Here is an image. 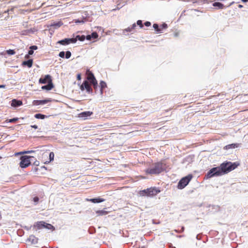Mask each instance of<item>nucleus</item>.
<instances>
[{
	"label": "nucleus",
	"mask_w": 248,
	"mask_h": 248,
	"mask_svg": "<svg viewBox=\"0 0 248 248\" xmlns=\"http://www.w3.org/2000/svg\"><path fill=\"white\" fill-rule=\"evenodd\" d=\"M1 157L0 156V159H1Z\"/></svg>",
	"instance_id": "obj_50"
},
{
	"label": "nucleus",
	"mask_w": 248,
	"mask_h": 248,
	"mask_svg": "<svg viewBox=\"0 0 248 248\" xmlns=\"http://www.w3.org/2000/svg\"><path fill=\"white\" fill-rule=\"evenodd\" d=\"M49 159H50V161L54 160V154L53 153V152H50V153L49 155Z\"/></svg>",
	"instance_id": "obj_27"
},
{
	"label": "nucleus",
	"mask_w": 248,
	"mask_h": 248,
	"mask_svg": "<svg viewBox=\"0 0 248 248\" xmlns=\"http://www.w3.org/2000/svg\"><path fill=\"white\" fill-rule=\"evenodd\" d=\"M77 39L74 38H65L64 39L59 41L58 43L65 46L71 43H75Z\"/></svg>",
	"instance_id": "obj_6"
},
{
	"label": "nucleus",
	"mask_w": 248,
	"mask_h": 248,
	"mask_svg": "<svg viewBox=\"0 0 248 248\" xmlns=\"http://www.w3.org/2000/svg\"><path fill=\"white\" fill-rule=\"evenodd\" d=\"M144 25L146 27H149L151 26V22L149 21H146L144 23Z\"/></svg>",
	"instance_id": "obj_35"
},
{
	"label": "nucleus",
	"mask_w": 248,
	"mask_h": 248,
	"mask_svg": "<svg viewBox=\"0 0 248 248\" xmlns=\"http://www.w3.org/2000/svg\"><path fill=\"white\" fill-rule=\"evenodd\" d=\"M34 117L37 118V119H44L46 117H47L45 115H43V114H40V113H38V114H36L35 115H34Z\"/></svg>",
	"instance_id": "obj_21"
},
{
	"label": "nucleus",
	"mask_w": 248,
	"mask_h": 248,
	"mask_svg": "<svg viewBox=\"0 0 248 248\" xmlns=\"http://www.w3.org/2000/svg\"><path fill=\"white\" fill-rule=\"evenodd\" d=\"M137 24L138 25H139L140 28H142L143 27V25L142 24V21L140 20H139L137 21Z\"/></svg>",
	"instance_id": "obj_30"
},
{
	"label": "nucleus",
	"mask_w": 248,
	"mask_h": 248,
	"mask_svg": "<svg viewBox=\"0 0 248 248\" xmlns=\"http://www.w3.org/2000/svg\"><path fill=\"white\" fill-rule=\"evenodd\" d=\"M31 127H32V128H34L35 129H37L38 128V126L37 125H31Z\"/></svg>",
	"instance_id": "obj_42"
},
{
	"label": "nucleus",
	"mask_w": 248,
	"mask_h": 248,
	"mask_svg": "<svg viewBox=\"0 0 248 248\" xmlns=\"http://www.w3.org/2000/svg\"><path fill=\"white\" fill-rule=\"evenodd\" d=\"M160 192V190L155 187H150L141 191H140V194L142 196H153L156 195Z\"/></svg>",
	"instance_id": "obj_3"
},
{
	"label": "nucleus",
	"mask_w": 248,
	"mask_h": 248,
	"mask_svg": "<svg viewBox=\"0 0 248 248\" xmlns=\"http://www.w3.org/2000/svg\"><path fill=\"white\" fill-rule=\"evenodd\" d=\"M45 222L44 221H39L36 223L34 225V228H36L37 230L42 229L45 228Z\"/></svg>",
	"instance_id": "obj_11"
},
{
	"label": "nucleus",
	"mask_w": 248,
	"mask_h": 248,
	"mask_svg": "<svg viewBox=\"0 0 248 248\" xmlns=\"http://www.w3.org/2000/svg\"><path fill=\"white\" fill-rule=\"evenodd\" d=\"M25 58H29V55H26L25 56Z\"/></svg>",
	"instance_id": "obj_47"
},
{
	"label": "nucleus",
	"mask_w": 248,
	"mask_h": 248,
	"mask_svg": "<svg viewBox=\"0 0 248 248\" xmlns=\"http://www.w3.org/2000/svg\"><path fill=\"white\" fill-rule=\"evenodd\" d=\"M6 53L9 55H14L16 53V52L13 49H9L6 50Z\"/></svg>",
	"instance_id": "obj_25"
},
{
	"label": "nucleus",
	"mask_w": 248,
	"mask_h": 248,
	"mask_svg": "<svg viewBox=\"0 0 248 248\" xmlns=\"http://www.w3.org/2000/svg\"><path fill=\"white\" fill-rule=\"evenodd\" d=\"M96 213L97 214L98 216H103L107 215L108 213V212L103 210H97L96 211Z\"/></svg>",
	"instance_id": "obj_18"
},
{
	"label": "nucleus",
	"mask_w": 248,
	"mask_h": 248,
	"mask_svg": "<svg viewBox=\"0 0 248 248\" xmlns=\"http://www.w3.org/2000/svg\"><path fill=\"white\" fill-rule=\"evenodd\" d=\"M125 31H126L127 32H130L132 31L133 30L132 29L131 27H129L125 29Z\"/></svg>",
	"instance_id": "obj_38"
},
{
	"label": "nucleus",
	"mask_w": 248,
	"mask_h": 248,
	"mask_svg": "<svg viewBox=\"0 0 248 248\" xmlns=\"http://www.w3.org/2000/svg\"><path fill=\"white\" fill-rule=\"evenodd\" d=\"M39 199L38 197H35L33 198V201L37 204L39 202Z\"/></svg>",
	"instance_id": "obj_33"
},
{
	"label": "nucleus",
	"mask_w": 248,
	"mask_h": 248,
	"mask_svg": "<svg viewBox=\"0 0 248 248\" xmlns=\"http://www.w3.org/2000/svg\"><path fill=\"white\" fill-rule=\"evenodd\" d=\"M22 105V102L20 100L13 99L12 101L11 106L13 107H18Z\"/></svg>",
	"instance_id": "obj_12"
},
{
	"label": "nucleus",
	"mask_w": 248,
	"mask_h": 248,
	"mask_svg": "<svg viewBox=\"0 0 248 248\" xmlns=\"http://www.w3.org/2000/svg\"><path fill=\"white\" fill-rule=\"evenodd\" d=\"M238 7L241 8H242L243 7V5H241V4H239L238 5Z\"/></svg>",
	"instance_id": "obj_45"
},
{
	"label": "nucleus",
	"mask_w": 248,
	"mask_h": 248,
	"mask_svg": "<svg viewBox=\"0 0 248 248\" xmlns=\"http://www.w3.org/2000/svg\"><path fill=\"white\" fill-rule=\"evenodd\" d=\"M18 120V118H13L7 120L6 121L9 123H15Z\"/></svg>",
	"instance_id": "obj_28"
},
{
	"label": "nucleus",
	"mask_w": 248,
	"mask_h": 248,
	"mask_svg": "<svg viewBox=\"0 0 248 248\" xmlns=\"http://www.w3.org/2000/svg\"><path fill=\"white\" fill-rule=\"evenodd\" d=\"M31 157L27 155H23L20 157L19 166L22 168H25L31 165Z\"/></svg>",
	"instance_id": "obj_5"
},
{
	"label": "nucleus",
	"mask_w": 248,
	"mask_h": 248,
	"mask_svg": "<svg viewBox=\"0 0 248 248\" xmlns=\"http://www.w3.org/2000/svg\"><path fill=\"white\" fill-rule=\"evenodd\" d=\"M163 170V164L158 162L153 164L151 168L146 169L145 172L150 174H157L161 173Z\"/></svg>",
	"instance_id": "obj_2"
},
{
	"label": "nucleus",
	"mask_w": 248,
	"mask_h": 248,
	"mask_svg": "<svg viewBox=\"0 0 248 248\" xmlns=\"http://www.w3.org/2000/svg\"><path fill=\"white\" fill-rule=\"evenodd\" d=\"M5 87V85H0V88H4Z\"/></svg>",
	"instance_id": "obj_44"
},
{
	"label": "nucleus",
	"mask_w": 248,
	"mask_h": 248,
	"mask_svg": "<svg viewBox=\"0 0 248 248\" xmlns=\"http://www.w3.org/2000/svg\"><path fill=\"white\" fill-rule=\"evenodd\" d=\"M91 36L90 35H87L86 37V39L88 40H91Z\"/></svg>",
	"instance_id": "obj_43"
},
{
	"label": "nucleus",
	"mask_w": 248,
	"mask_h": 248,
	"mask_svg": "<svg viewBox=\"0 0 248 248\" xmlns=\"http://www.w3.org/2000/svg\"><path fill=\"white\" fill-rule=\"evenodd\" d=\"M88 76H87V79L90 81V82L92 83L95 81H96L93 74L90 71H88L87 72Z\"/></svg>",
	"instance_id": "obj_10"
},
{
	"label": "nucleus",
	"mask_w": 248,
	"mask_h": 248,
	"mask_svg": "<svg viewBox=\"0 0 248 248\" xmlns=\"http://www.w3.org/2000/svg\"><path fill=\"white\" fill-rule=\"evenodd\" d=\"M167 28V25L166 23H164L161 26L160 29H166Z\"/></svg>",
	"instance_id": "obj_37"
},
{
	"label": "nucleus",
	"mask_w": 248,
	"mask_h": 248,
	"mask_svg": "<svg viewBox=\"0 0 248 248\" xmlns=\"http://www.w3.org/2000/svg\"><path fill=\"white\" fill-rule=\"evenodd\" d=\"M239 144L238 143H233L231 144H229L226 146L227 149H230V148H237L239 146Z\"/></svg>",
	"instance_id": "obj_19"
},
{
	"label": "nucleus",
	"mask_w": 248,
	"mask_h": 248,
	"mask_svg": "<svg viewBox=\"0 0 248 248\" xmlns=\"http://www.w3.org/2000/svg\"><path fill=\"white\" fill-rule=\"evenodd\" d=\"M33 64V60L32 59H30L26 61H24L22 63V65L23 66H27L29 68H31Z\"/></svg>",
	"instance_id": "obj_13"
},
{
	"label": "nucleus",
	"mask_w": 248,
	"mask_h": 248,
	"mask_svg": "<svg viewBox=\"0 0 248 248\" xmlns=\"http://www.w3.org/2000/svg\"><path fill=\"white\" fill-rule=\"evenodd\" d=\"M107 87L106 83L104 81H101L100 82V93L101 94H103V92L104 89L106 88Z\"/></svg>",
	"instance_id": "obj_16"
},
{
	"label": "nucleus",
	"mask_w": 248,
	"mask_h": 248,
	"mask_svg": "<svg viewBox=\"0 0 248 248\" xmlns=\"http://www.w3.org/2000/svg\"><path fill=\"white\" fill-rule=\"evenodd\" d=\"M75 39H76L77 40H79L80 41H84L85 40V37L84 35H81V36L77 35Z\"/></svg>",
	"instance_id": "obj_23"
},
{
	"label": "nucleus",
	"mask_w": 248,
	"mask_h": 248,
	"mask_svg": "<svg viewBox=\"0 0 248 248\" xmlns=\"http://www.w3.org/2000/svg\"><path fill=\"white\" fill-rule=\"evenodd\" d=\"M39 81L41 84L48 83L49 82H52L51 77L49 75H46L44 78H41Z\"/></svg>",
	"instance_id": "obj_7"
},
{
	"label": "nucleus",
	"mask_w": 248,
	"mask_h": 248,
	"mask_svg": "<svg viewBox=\"0 0 248 248\" xmlns=\"http://www.w3.org/2000/svg\"><path fill=\"white\" fill-rule=\"evenodd\" d=\"M214 6H217L219 9H222L223 8V4L219 2H216L213 3Z\"/></svg>",
	"instance_id": "obj_22"
},
{
	"label": "nucleus",
	"mask_w": 248,
	"mask_h": 248,
	"mask_svg": "<svg viewBox=\"0 0 248 248\" xmlns=\"http://www.w3.org/2000/svg\"><path fill=\"white\" fill-rule=\"evenodd\" d=\"M192 178V176L191 175H188L182 178L178 184V188L179 189L184 188L188 185Z\"/></svg>",
	"instance_id": "obj_4"
},
{
	"label": "nucleus",
	"mask_w": 248,
	"mask_h": 248,
	"mask_svg": "<svg viewBox=\"0 0 248 248\" xmlns=\"http://www.w3.org/2000/svg\"><path fill=\"white\" fill-rule=\"evenodd\" d=\"M65 55V52L64 51H61L59 54V56L61 58H64Z\"/></svg>",
	"instance_id": "obj_34"
},
{
	"label": "nucleus",
	"mask_w": 248,
	"mask_h": 248,
	"mask_svg": "<svg viewBox=\"0 0 248 248\" xmlns=\"http://www.w3.org/2000/svg\"><path fill=\"white\" fill-rule=\"evenodd\" d=\"M29 240L31 241L32 243L35 244L37 243L38 239L34 236L31 235L29 237Z\"/></svg>",
	"instance_id": "obj_20"
},
{
	"label": "nucleus",
	"mask_w": 248,
	"mask_h": 248,
	"mask_svg": "<svg viewBox=\"0 0 248 248\" xmlns=\"http://www.w3.org/2000/svg\"><path fill=\"white\" fill-rule=\"evenodd\" d=\"M153 27L157 32H160L161 30V29L159 28L158 25L157 24H154L153 25Z\"/></svg>",
	"instance_id": "obj_26"
},
{
	"label": "nucleus",
	"mask_w": 248,
	"mask_h": 248,
	"mask_svg": "<svg viewBox=\"0 0 248 248\" xmlns=\"http://www.w3.org/2000/svg\"><path fill=\"white\" fill-rule=\"evenodd\" d=\"M141 248H147L146 247H145V246H143Z\"/></svg>",
	"instance_id": "obj_48"
},
{
	"label": "nucleus",
	"mask_w": 248,
	"mask_h": 248,
	"mask_svg": "<svg viewBox=\"0 0 248 248\" xmlns=\"http://www.w3.org/2000/svg\"><path fill=\"white\" fill-rule=\"evenodd\" d=\"M53 88V85L52 82H49L46 85L43 86L41 88L42 90L49 91Z\"/></svg>",
	"instance_id": "obj_14"
},
{
	"label": "nucleus",
	"mask_w": 248,
	"mask_h": 248,
	"mask_svg": "<svg viewBox=\"0 0 248 248\" xmlns=\"http://www.w3.org/2000/svg\"><path fill=\"white\" fill-rule=\"evenodd\" d=\"M91 37L94 39H96L98 37V34L96 32H93L92 33Z\"/></svg>",
	"instance_id": "obj_32"
},
{
	"label": "nucleus",
	"mask_w": 248,
	"mask_h": 248,
	"mask_svg": "<svg viewBox=\"0 0 248 248\" xmlns=\"http://www.w3.org/2000/svg\"><path fill=\"white\" fill-rule=\"evenodd\" d=\"M77 79L78 80H80L81 79V75H80V74H78L77 75Z\"/></svg>",
	"instance_id": "obj_41"
},
{
	"label": "nucleus",
	"mask_w": 248,
	"mask_h": 248,
	"mask_svg": "<svg viewBox=\"0 0 248 248\" xmlns=\"http://www.w3.org/2000/svg\"><path fill=\"white\" fill-rule=\"evenodd\" d=\"M45 228H47L49 230L54 229V227L51 224L46 223L45 224Z\"/></svg>",
	"instance_id": "obj_24"
},
{
	"label": "nucleus",
	"mask_w": 248,
	"mask_h": 248,
	"mask_svg": "<svg viewBox=\"0 0 248 248\" xmlns=\"http://www.w3.org/2000/svg\"><path fill=\"white\" fill-rule=\"evenodd\" d=\"M87 201H90L93 203H99V202H101L105 201V199H104L103 198H98L91 199L90 200H87Z\"/></svg>",
	"instance_id": "obj_15"
},
{
	"label": "nucleus",
	"mask_w": 248,
	"mask_h": 248,
	"mask_svg": "<svg viewBox=\"0 0 248 248\" xmlns=\"http://www.w3.org/2000/svg\"><path fill=\"white\" fill-rule=\"evenodd\" d=\"M30 152H31V151H28V152H26V153H30Z\"/></svg>",
	"instance_id": "obj_49"
},
{
	"label": "nucleus",
	"mask_w": 248,
	"mask_h": 248,
	"mask_svg": "<svg viewBox=\"0 0 248 248\" xmlns=\"http://www.w3.org/2000/svg\"><path fill=\"white\" fill-rule=\"evenodd\" d=\"M71 56V53L70 51H67L65 53V58L66 59H69Z\"/></svg>",
	"instance_id": "obj_29"
},
{
	"label": "nucleus",
	"mask_w": 248,
	"mask_h": 248,
	"mask_svg": "<svg viewBox=\"0 0 248 248\" xmlns=\"http://www.w3.org/2000/svg\"><path fill=\"white\" fill-rule=\"evenodd\" d=\"M30 48L32 50H36L37 49V46H32L30 47Z\"/></svg>",
	"instance_id": "obj_36"
},
{
	"label": "nucleus",
	"mask_w": 248,
	"mask_h": 248,
	"mask_svg": "<svg viewBox=\"0 0 248 248\" xmlns=\"http://www.w3.org/2000/svg\"><path fill=\"white\" fill-rule=\"evenodd\" d=\"M33 54V50L30 49V50L28 52V55H32Z\"/></svg>",
	"instance_id": "obj_39"
},
{
	"label": "nucleus",
	"mask_w": 248,
	"mask_h": 248,
	"mask_svg": "<svg viewBox=\"0 0 248 248\" xmlns=\"http://www.w3.org/2000/svg\"><path fill=\"white\" fill-rule=\"evenodd\" d=\"M47 102L46 100H34L33 103L34 105H39L41 104H44L46 103Z\"/></svg>",
	"instance_id": "obj_17"
},
{
	"label": "nucleus",
	"mask_w": 248,
	"mask_h": 248,
	"mask_svg": "<svg viewBox=\"0 0 248 248\" xmlns=\"http://www.w3.org/2000/svg\"><path fill=\"white\" fill-rule=\"evenodd\" d=\"M80 89L81 90H83L85 89L89 93L92 92V89L91 88L88 81L86 80L83 82L82 85L80 87Z\"/></svg>",
	"instance_id": "obj_8"
},
{
	"label": "nucleus",
	"mask_w": 248,
	"mask_h": 248,
	"mask_svg": "<svg viewBox=\"0 0 248 248\" xmlns=\"http://www.w3.org/2000/svg\"><path fill=\"white\" fill-rule=\"evenodd\" d=\"M136 27V23H134V24H133L131 26V28H132V29L133 30H134V29H135Z\"/></svg>",
	"instance_id": "obj_40"
},
{
	"label": "nucleus",
	"mask_w": 248,
	"mask_h": 248,
	"mask_svg": "<svg viewBox=\"0 0 248 248\" xmlns=\"http://www.w3.org/2000/svg\"><path fill=\"white\" fill-rule=\"evenodd\" d=\"M92 84H93V88L94 89L96 90L97 88V87H98V84H97V80L96 81H95L94 82L92 83Z\"/></svg>",
	"instance_id": "obj_31"
},
{
	"label": "nucleus",
	"mask_w": 248,
	"mask_h": 248,
	"mask_svg": "<svg viewBox=\"0 0 248 248\" xmlns=\"http://www.w3.org/2000/svg\"><path fill=\"white\" fill-rule=\"evenodd\" d=\"M242 1L244 2H247L248 1V0H242Z\"/></svg>",
	"instance_id": "obj_46"
},
{
	"label": "nucleus",
	"mask_w": 248,
	"mask_h": 248,
	"mask_svg": "<svg viewBox=\"0 0 248 248\" xmlns=\"http://www.w3.org/2000/svg\"><path fill=\"white\" fill-rule=\"evenodd\" d=\"M93 114L92 111H88L81 112L78 114V117L83 118L84 120L86 119L88 117L90 116Z\"/></svg>",
	"instance_id": "obj_9"
},
{
	"label": "nucleus",
	"mask_w": 248,
	"mask_h": 248,
	"mask_svg": "<svg viewBox=\"0 0 248 248\" xmlns=\"http://www.w3.org/2000/svg\"><path fill=\"white\" fill-rule=\"evenodd\" d=\"M236 163L226 162L222 163L219 167L211 169L205 175L207 179L213 176H218L227 173L234 170L237 167Z\"/></svg>",
	"instance_id": "obj_1"
}]
</instances>
